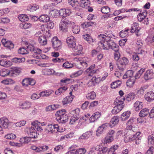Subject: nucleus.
I'll return each mask as SVG.
<instances>
[{
    "label": "nucleus",
    "instance_id": "f257e3e1",
    "mask_svg": "<svg viewBox=\"0 0 154 154\" xmlns=\"http://www.w3.org/2000/svg\"><path fill=\"white\" fill-rule=\"evenodd\" d=\"M106 35L103 34L98 36V38L100 40L98 45L101 48L107 50L111 48L114 50L115 52L114 54V58L118 61L120 58L121 54L119 52V46L112 40L111 38H115V36L111 31L105 33Z\"/></svg>",
    "mask_w": 154,
    "mask_h": 154
},
{
    "label": "nucleus",
    "instance_id": "f03ea898",
    "mask_svg": "<svg viewBox=\"0 0 154 154\" xmlns=\"http://www.w3.org/2000/svg\"><path fill=\"white\" fill-rule=\"evenodd\" d=\"M63 130H60L57 124L48 125L45 129V131L47 134H53L57 132H62Z\"/></svg>",
    "mask_w": 154,
    "mask_h": 154
},
{
    "label": "nucleus",
    "instance_id": "7ed1b4c3",
    "mask_svg": "<svg viewBox=\"0 0 154 154\" xmlns=\"http://www.w3.org/2000/svg\"><path fill=\"white\" fill-rule=\"evenodd\" d=\"M129 62L128 60L126 57H123L121 58L117 64L118 69L121 72H123L125 68L126 65L128 64Z\"/></svg>",
    "mask_w": 154,
    "mask_h": 154
},
{
    "label": "nucleus",
    "instance_id": "20e7f679",
    "mask_svg": "<svg viewBox=\"0 0 154 154\" xmlns=\"http://www.w3.org/2000/svg\"><path fill=\"white\" fill-rule=\"evenodd\" d=\"M30 149L36 153H40L47 150L48 149V147L46 145L37 146L35 145H32Z\"/></svg>",
    "mask_w": 154,
    "mask_h": 154
},
{
    "label": "nucleus",
    "instance_id": "39448f33",
    "mask_svg": "<svg viewBox=\"0 0 154 154\" xmlns=\"http://www.w3.org/2000/svg\"><path fill=\"white\" fill-rule=\"evenodd\" d=\"M101 82L100 76H94L88 82L87 85L88 87L93 86Z\"/></svg>",
    "mask_w": 154,
    "mask_h": 154
},
{
    "label": "nucleus",
    "instance_id": "423d86ee",
    "mask_svg": "<svg viewBox=\"0 0 154 154\" xmlns=\"http://www.w3.org/2000/svg\"><path fill=\"white\" fill-rule=\"evenodd\" d=\"M53 47L54 49L58 50L61 48L62 43L56 36L54 37L52 39Z\"/></svg>",
    "mask_w": 154,
    "mask_h": 154
},
{
    "label": "nucleus",
    "instance_id": "0eeeda50",
    "mask_svg": "<svg viewBox=\"0 0 154 154\" xmlns=\"http://www.w3.org/2000/svg\"><path fill=\"white\" fill-rule=\"evenodd\" d=\"M93 149L96 151L99 152L97 153L105 154L108 151V148L107 147H104L102 143H100L96 146L93 147Z\"/></svg>",
    "mask_w": 154,
    "mask_h": 154
},
{
    "label": "nucleus",
    "instance_id": "6e6552de",
    "mask_svg": "<svg viewBox=\"0 0 154 154\" xmlns=\"http://www.w3.org/2000/svg\"><path fill=\"white\" fill-rule=\"evenodd\" d=\"M36 83L35 80L32 78H27L24 79L22 81V85L24 87H27L29 85H34Z\"/></svg>",
    "mask_w": 154,
    "mask_h": 154
},
{
    "label": "nucleus",
    "instance_id": "1a4fd4ad",
    "mask_svg": "<svg viewBox=\"0 0 154 154\" xmlns=\"http://www.w3.org/2000/svg\"><path fill=\"white\" fill-rule=\"evenodd\" d=\"M140 28L139 27L138 24L134 23L131 25V32L132 33H136V35L137 36H139L141 34V33L140 32Z\"/></svg>",
    "mask_w": 154,
    "mask_h": 154
},
{
    "label": "nucleus",
    "instance_id": "9d476101",
    "mask_svg": "<svg viewBox=\"0 0 154 154\" xmlns=\"http://www.w3.org/2000/svg\"><path fill=\"white\" fill-rule=\"evenodd\" d=\"M71 48L73 51L72 54L74 56H76L81 54L82 50V46L78 44L77 45L75 44V45L73 46Z\"/></svg>",
    "mask_w": 154,
    "mask_h": 154
},
{
    "label": "nucleus",
    "instance_id": "9b49d317",
    "mask_svg": "<svg viewBox=\"0 0 154 154\" xmlns=\"http://www.w3.org/2000/svg\"><path fill=\"white\" fill-rule=\"evenodd\" d=\"M70 96H67L63 99L62 102L63 105H65L68 104L70 103L72 101L74 96L72 95V92H69Z\"/></svg>",
    "mask_w": 154,
    "mask_h": 154
},
{
    "label": "nucleus",
    "instance_id": "f8f14e48",
    "mask_svg": "<svg viewBox=\"0 0 154 154\" xmlns=\"http://www.w3.org/2000/svg\"><path fill=\"white\" fill-rule=\"evenodd\" d=\"M154 77V73L151 69H148L146 71L143 75V78L146 81Z\"/></svg>",
    "mask_w": 154,
    "mask_h": 154
},
{
    "label": "nucleus",
    "instance_id": "ddd939ff",
    "mask_svg": "<svg viewBox=\"0 0 154 154\" xmlns=\"http://www.w3.org/2000/svg\"><path fill=\"white\" fill-rule=\"evenodd\" d=\"M32 126L30 128H32L34 130H36L38 131H42L43 129L40 126V122L38 120H35L32 122Z\"/></svg>",
    "mask_w": 154,
    "mask_h": 154
},
{
    "label": "nucleus",
    "instance_id": "4468645a",
    "mask_svg": "<svg viewBox=\"0 0 154 154\" xmlns=\"http://www.w3.org/2000/svg\"><path fill=\"white\" fill-rule=\"evenodd\" d=\"M119 122V117L118 116H115L113 117L110 121L109 125L112 128L118 124Z\"/></svg>",
    "mask_w": 154,
    "mask_h": 154
},
{
    "label": "nucleus",
    "instance_id": "2eb2a0df",
    "mask_svg": "<svg viewBox=\"0 0 154 154\" xmlns=\"http://www.w3.org/2000/svg\"><path fill=\"white\" fill-rule=\"evenodd\" d=\"M76 39L72 36H71L68 37L66 39V42L68 46L70 48H72L75 45Z\"/></svg>",
    "mask_w": 154,
    "mask_h": 154
},
{
    "label": "nucleus",
    "instance_id": "dca6fc26",
    "mask_svg": "<svg viewBox=\"0 0 154 154\" xmlns=\"http://www.w3.org/2000/svg\"><path fill=\"white\" fill-rule=\"evenodd\" d=\"M9 121L6 117H3L0 119V126L3 128H6L8 126Z\"/></svg>",
    "mask_w": 154,
    "mask_h": 154
},
{
    "label": "nucleus",
    "instance_id": "f3484780",
    "mask_svg": "<svg viewBox=\"0 0 154 154\" xmlns=\"http://www.w3.org/2000/svg\"><path fill=\"white\" fill-rule=\"evenodd\" d=\"M2 42L3 44L6 47L11 49L14 47V45L12 42L8 41L6 38H3L2 40Z\"/></svg>",
    "mask_w": 154,
    "mask_h": 154
},
{
    "label": "nucleus",
    "instance_id": "a211bd4d",
    "mask_svg": "<svg viewBox=\"0 0 154 154\" xmlns=\"http://www.w3.org/2000/svg\"><path fill=\"white\" fill-rule=\"evenodd\" d=\"M135 123L136 121L135 119L133 118H131L126 123V129L128 130H132Z\"/></svg>",
    "mask_w": 154,
    "mask_h": 154
},
{
    "label": "nucleus",
    "instance_id": "6ab92c4d",
    "mask_svg": "<svg viewBox=\"0 0 154 154\" xmlns=\"http://www.w3.org/2000/svg\"><path fill=\"white\" fill-rule=\"evenodd\" d=\"M147 15V12L146 11H141L137 15V19L138 21H142L146 17Z\"/></svg>",
    "mask_w": 154,
    "mask_h": 154
},
{
    "label": "nucleus",
    "instance_id": "aec40b11",
    "mask_svg": "<svg viewBox=\"0 0 154 154\" xmlns=\"http://www.w3.org/2000/svg\"><path fill=\"white\" fill-rule=\"evenodd\" d=\"M131 112L129 111H125L121 115L120 119L122 121H125L127 120L130 117Z\"/></svg>",
    "mask_w": 154,
    "mask_h": 154
},
{
    "label": "nucleus",
    "instance_id": "412c9836",
    "mask_svg": "<svg viewBox=\"0 0 154 154\" xmlns=\"http://www.w3.org/2000/svg\"><path fill=\"white\" fill-rule=\"evenodd\" d=\"M71 14V11L69 9H62L59 11V15L63 17L69 16Z\"/></svg>",
    "mask_w": 154,
    "mask_h": 154
},
{
    "label": "nucleus",
    "instance_id": "4be33fe9",
    "mask_svg": "<svg viewBox=\"0 0 154 154\" xmlns=\"http://www.w3.org/2000/svg\"><path fill=\"white\" fill-rule=\"evenodd\" d=\"M145 99L148 101H151L154 100V93L152 91L147 92L145 95Z\"/></svg>",
    "mask_w": 154,
    "mask_h": 154
},
{
    "label": "nucleus",
    "instance_id": "5701e85b",
    "mask_svg": "<svg viewBox=\"0 0 154 154\" xmlns=\"http://www.w3.org/2000/svg\"><path fill=\"white\" fill-rule=\"evenodd\" d=\"M100 114L99 112H96L94 113L89 119L90 122H93L97 120L100 116Z\"/></svg>",
    "mask_w": 154,
    "mask_h": 154
},
{
    "label": "nucleus",
    "instance_id": "b1692460",
    "mask_svg": "<svg viewBox=\"0 0 154 154\" xmlns=\"http://www.w3.org/2000/svg\"><path fill=\"white\" fill-rule=\"evenodd\" d=\"M93 136V132L91 131H87L83 134L79 138V140H83L91 138Z\"/></svg>",
    "mask_w": 154,
    "mask_h": 154
},
{
    "label": "nucleus",
    "instance_id": "393cba45",
    "mask_svg": "<svg viewBox=\"0 0 154 154\" xmlns=\"http://www.w3.org/2000/svg\"><path fill=\"white\" fill-rule=\"evenodd\" d=\"M12 64L11 61L5 59H2L0 60V65L2 66L8 67L11 66Z\"/></svg>",
    "mask_w": 154,
    "mask_h": 154
},
{
    "label": "nucleus",
    "instance_id": "a878e982",
    "mask_svg": "<svg viewBox=\"0 0 154 154\" xmlns=\"http://www.w3.org/2000/svg\"><path fill=\"white\" fill-rule=\"evenodd\" d=\"M33 129L32 128H29V134L31 138H37L39 135V134L35 130Z\"/></svg>",
    "mask_w": 154,
    "mask_h": 154
},
{
    "label": "nucleus",
    "instance_id": "bb28decb",
    "mask_svg": "<svg viewBox=\"0 0 154 154\" xmlns=\"http://www.w3.org/2000/svg\"><path fill=\"white\" fill-rule=\"evenodd\" d=\"M66 111L65 109H62L57 111L55 114L56 119L62 117L66 115Z\"/></svg>",
    "mask_w": 154,
    "mask_h": 154
},
{
    "label": "nucleus",
    "instance_id": "cd10ccee",
    "mask_svg": "<svg viewBox=\"0 0 154 154\" xmlns=\"http://www.w3.org/2000/svg\"><path fill=\"white\" fill-rule=\"evenodd\" d=\"M42 72L45 75H51L55 73V71L52 69L46 68L42 70Z\"/></svg>",
    "mask_w": 154,
    "mask_h": 154
},
{
    "label": "nucleus",
    "instance_id": "c85d7f7f",
    "mask_svg": "<svg viewBox=\"0 0 154 154\" xmlns=\"http://www.w3.org/2000/svg\"><path fill=\"white\" fill-rule=\"evenodd\" d=\"M54 91L51 89H48L40 92L41 97H48L54 93Z\"/></svg>",
    "mask_w": 154,
    "mask_h": 154
},
{
    "label": "nucleus",
    "instance_id": "c756f323",
    "mask_svg": "<svg viewBox=\"0 0 154 154\" xmlns=\"http://www.w3.org/2000/svg\"><path fill=\"white\" fill-rule=\"evenodd\" d=\"M124 107L116 105L112 110V112L113 114H116L119 112L124 108Z\"/></svg>",
    "mask_w": 154,
    "mask_h": 154
},
{
    "label": "nucleus",
    "instance_id": "7c9ffc66",
    "mask_svg": "<svg viewBox=\"0 0 154 154\" xmlns=\"http://www.w3.org/2000/svg\"><path fill=\"white\" fill-rule=\"evenodd\" d=\"M90 5V2L88 0H81L80 5L82 8H87L89 7Z\"/></svg>",
    "mask_w": 154,
    "mask_h": 154
},
{
    "label": "nucleus",
    "instance_id": "2f4dec72",
    "mask_svg": "<svg viewBox=\"0 0 154 154\" xmlns=\"http://www.w3.org/2000/svg\"><path fill=\"white\" fill-rule=\"evenodd\" d=\"M39 6L36 4L29 5L27 7V10L33 12L39 8Z\"/></svg>",
    "mask_w": 154,
    "mask_h": 154
},
{
    "label": "nucleus",
    "instance_id": "473e14b6",
    "mask_svg": "<svg viewBox=\"0 0 154 154\" xmlns=\"http://www.w3.org/2000/svg\"><path fill=\"white\" fill-rule=\"evenodd\" d=\"M21 68L18 67H14L12 68L10 70V74H15L16 75L19 74L21 72Z\"/></svg>",
    "mask_w": 154,
    "mask_h": 154
},
{
    "label": "nucleus",
    "instance_id": "72a5a7b5",
    "mask_svg": "<svg viewBox=\"0 0 154 154\" xmlns=\"http://www.w3.org/2000/svg\"><path fill=\"white\" fill-rule=\"evenodd\" d=\"M143 103L141 102L137 101L134 104V108L136 111H138L143 107Z\"/></svg>",
    "mask_w": 154,
    "mask_h": 154
},
{
    "label": "nucleus",
    "instance_id": "f704fd0d",
    "mask_svg": "<svg viewBox=\"0 0 154 154\" xmlns=\"http://www.w3.org/2000/svg\"><path fill=\"white\" fill-rule=\"evenodd\" d=\"M68 89L67 86H63L60 88L55 92L56 95H59L64 92Z\"/></svg>",
    "mask_w": 154,
    "mask_h": 154
},
{
    "label": "nucleus",
    "instance_id": "c9c22d12",
    "mask_svg": "<svg viewBox=\"0 0 154 154\" xmlns=\"http://www.w3.org/2000/svg\"><path fill=\"white\" fill-rule=\"evenodd\" d=\"M135 94L133 93H130L125 96V97L123 98L124 100H126L128 101H130L135 98Z\"/></svg>",
    "mask_w": 154,
    "mask_h": 154
},
{
    "label": "nucleus",
    "instance_id": "e433bc0d",
    "mask_svg": "<svg viewBox=\"0 0 154 154\" xmlns=\"http://www.w3.org/2000/svg\"><path fill=\"white\" fill-rule=\"evenodd\" d=\"M122 84L121 81L118 80L112 82L110 85L111 88L112 89H116L119 87Z\"/></svg>",
    "mask_w": 154,
    "mask_h": 154
},
{
    "label": "nucleus",
    "instance_id": "4c0bfd02",
    "mask_svg": "<svg viewBox=\"0 0 154 154\" xmlns=\"http://www.w3.org/2000/svg\"><path fill=\"white\" fill-rule=\"evenodd\" d=\"M57 121L60 123H64L68 120V116L67 115L56 119Z\"/></svg>",
    "mask_w": 154,
    "mask_h": 154
},
{
    "label": "nucleus",
    "instance_id": "58836bf2",
    "mask_svg": "<svg viewBox=\"0 0 154 154\" xmlns=\"http://www.w3.org/2000/svg\"><path fill=\"white\" fill-rule=\"evenodd\" d=\"M95 24H96V23L92 22H85L82 23L81 26L82 28L85 29L87 28L90 26H92L93 25Z\"/></svg>",
    "mask_w": 154,
    "mask_h": 154
},
{
    "label": "nucleus",
    "instance_id": "ea45409f",
    "mask_svg": "<svg viewBox=\"0 0 154 154\" xmlns=\"http://www.w3.org/2000/svg\"><path fill=\"white\" fill-rule=\"evenodd\" d=\"M50 18L47 15L43 14L41 15L39 18L40 21L43 22H47L49 20Z\"/></svg>",
    "mask_w": 154,
    "mask_h": 154
},
{
    "label": "nucleus",
    "instance_id": "a19ab883",
    "mask_svg": "<svg viewBox=\"0 0 154 154\" xmlns=\"http://www.w3.org/2000/svg\"><path fill=\"white\" fill-rule=\"evenodd\" d=\"M114 104L116 105H119L124 107L125 104L123 101L120 97H117L114 102Z\"/></svg>",
    "mask_w": 154,
    "mask_h": 154
},
{
    "label": "nucleus",
    "instance_id": "79ce46f5",
    "mask_svg": "<svg viewBox=\"0 0 154 154\" xmlns=\"http://www.w3.org/2000/svg\"><path fill=\"white\" fill-rule=\"evenodd\" d=\"M1 83L5 85H12L15 83V81L11 79H7L2 80Z\"/></svg>",
    "mask_w": 154,
    "mask_h": 154
},
{
    "label": "nucleus",
    "instance_id": "37998d69",
    "mask_svg": "<svg viewBox=\"0 0 154 154\" xmlns=\"http://www.w3.org/2000/svg\"><path fill=\"white\" fill-rule=\"evenodd\" d=\"M38 42L41 45H45L47 44V38L45 36H40L38 39Z\"/></svg>",
    "mask_w": 154,
    "mask_h": 154
},
{
    "label": "nucleus",
    "instance_id": "c03bdc74",
    "mask_svg": "<svg viewBox=\"0 0 154 154\" xmlns=\"http://www.w3.org/2000/svg\"><path fill=\"white\" fill-rule=\"evenodd\" d=\"M61 22L64 24L68 26H73L74 25V23L69 20L67 18L62 19Z\"/></svg>",
    "mask_w": 154,
    "mask_h": 154
},
{
    "label": "nucleus",
    "instance_id": "a18cd8bd",
    "mask_svg": "<svg viewBox=\"0 0 154 154\" xmlns=\"http://www.w3.org/2000/svg\"><path fill=\"white\" fill-rule=\"evenodd\" d=\"M31 103L29 102H25L20 105L21 108L23 109H27L31 107Z\"/></svg>",
    "mask_w": 154,
    "mask_h": 154
},
{
    "label": "nucleus",
    "instance_id": "49530a36",
    "mask_svg": "<svg viewBox=\"0 0 154 154\" xmlns=\"http://www.w3.org/2000/svg\"><path fill=\"white\" fill-rule=\"evenodd\" d=\"M12 61L14 63H19L24 62L25 61V59L23 57L20 58L15 57L12 59Z\"/></svg>",
    "mask_w": 154,
    "mask_h": 154
},
{
    "label": "nucleus",
    "instance_id": "de8ad7c7",
    "mask_svg": "<svg viewBox=\"0 0 154 154\" xmlns=\"http://www.w3.org/2000/svg\"><path fill=\"white\" fill-rule=\"evenodd\" d=\"M30 137H24L21 138L20 140V142L22 145L23 144L28 143L31 141Z\"/></svg>",
    "mask_w": 154,
    "mask_h": 154
},
{
    "label": "nucleus",
    "instance_id": "09e8293b",
    "mask_svg": "<svg viewBox=\"0 0 154 154\" xmlns=\"http://www.w3.org/2000/svg\"><path fill=\"white\" fill-rule=\"evenodd\" d=\"M149 113V110L147 108H144L139 113V116L141 117H144Z\"/></svg>",
    "mask_w": 154,
    "mask_h": 154
},
{
    "label": "nucleus",
    "instance_id": "8fccbe9b",
    "mask_svg": "<svg viewBox=\"0 0 154 154\" xmlns=\"http://www.w3.org/2000/svg\"><path fill=\"white\" fill-rule=\"evenodd\" d=\"M19 20L21 22L27 21L29 20L28 16L25 14H21L18 17Z\"/></svg>",
    "mask_w": 154,
    "mask_h": 154
},
{
    "label": "nucleus",
    "instance_id": "3c124183",
    "mask_svg": "<svg viewBox=\"0 0 154 154\" xmlns=\"http://www.w3.org/2000/svg\"><path fill=\"white\" fill-rule=\"evenodd\" d=\"M114 140L113 136H109L106 135L104 139V143L106 144L109 143L113 141Z\"/></svg>",
    "mask_w": 154,
    "mask_h": 154
},
{
    "label": "nucleus",
    "instance_id": "603ef678",
    "mask_svg": "<svg viewBox=\"0 0 154 154\" xmlns=\"http://www.w3.org/2000/svg\"><path fill=\"white\" fill-rule=\"evenodd\" d=\"M69 4L72 7L76 8L79 5V2L77 0H68Z\"/></svg>",
    "mask_w": 154,
    "mask_h": 154
},
{
    "label": "nucleus",
    "instance_id": "864d4df0",
    "mask_svg": "<svg viewBox=\"0 0 154 154\" xmlns=\"http://www.w3.org/2000/svg\"><path fill=\"white\" fill-rule=\"evenodd\" d=\"M135 80L133 78H131L128 79L126 82L127 85L130 87H132L134 84Z\"/></svg>",
    "mask_w": 154,
    "mask_h": 154
},
{
    "label": "nucleus",
    "instance_id": "5fc2aeb1",
    "mask_svg": "<svg viewBox=\"0 0 154 154\" xmlns=\"http://www.w3.org/2000/svg\"><path fill=\"white\" fill-rule=\"evenodd\" d=\"M134 137L133 135H127L124 137V140L126 143L131 141L134 140Z\"/></svg>",
    "mask_w": 154,
    "mask_h": 154
},
{
    "label": "nucleus",
    "instance_id": "6e6d98bb",
    "mask_svg": "<svg viewBox=\"0 0 154 154\" xmlns=\"http://www.w3.org/2000/svg\"><path fill=\"white\" fill-rule=\"evenodd\" d=\"M68 27L66 25L63 24L61 22H60L59 25V28L63 32H66L68 31Z\"/></svg>",
    "mask_w": 154,
    "mask_h": 154
},
{
    "label": "nucleus",
    "instance_id": "4d7b16f0",
    "mask_svg": "<svg viewBox=\"0 0 154 154\" xmlns=\"http://www.w3.org/2000/svg\"><path fill=\"white\" fill-rule=\"evenodd\" d=\"M10 74V71L7 69H3L0 71V75L3 77H5L8 75Z\"/></svg>",
    "mask_w": 154,
    "mask_h": 154
},
{
    "label": "nucleus",
    "instance_id": "13d9d810",
    "mask_svg": "<svg viewBox=\"0 0 154 154\" xmlns=\"http://www.w3.org/2000/svg\"><path fill=\"white\" fill-rule=\"evenodd\" d=\"M19 54H28L29 52L28 50L24 47L21 48H19L18 51Z\"/></svg>",
    "mask_w": 154,
    "mask_h": 154
},
{
    "label": "nucleus",
    "instance_id": "bf43d9fd",
    "mask_svg": "<svg viewBox=\"0 0 154 154\" xmlns=\"http://www.w3.org/2000/svg\"><path fill=\"white\" fill-rule=\"evenodd\" d=\"M96 95L95 93L93 91L90 92L88 93L86 97L88 99L93 100L96 97Z\"/></svg>",
    "mask_w": 154,
    "mask_h": 154
},
{
    "label": "nucleus",
    "instance_id": "052dcab7",
    "mask_svg": "<svg viewBox=\"0 0 154 154\" xmlns=\"http://www.w3.org/2000/svg\"><path fill=\"white\" fill-rule=\"evenodd\" d=\"M79 118L77 116H75L74 115L72 116L70 121V123L72 125L78 122Z\"/></svg>",
    "mask_w": 154,
    "mask_h": 154
},
{
    "label": "nucleus",
    "instance_id": "680f3d73",
    "mask_svg": "<svg viewBox=\"0 0 154 154\" xmlns=\"http://www.w3.org/2000/svg\"><path fill=\"white\" fill-rule=\"evenodd\" d=\"M50 14L52 17H56L59 15V12L57 10L54 9L51 11Z\"/></svg>",
    "mask_w": 154,
    "mask_h": 154
},
{
    "label": "nucleus",
    "instance_id": "e2e57ef3",
    "mask_svg": "<svg viewBox=\"0 0 154 154\" xmlns=\"http://www.w3.org/2000/svg\"><path fill=\"white\" fill-rule=\"evenodd\" d=\"M129 29H126L124 30H122L120 32V35L122 38H124L128 35V31Z\"/></svg>",
    "mask_w": 154,
    "mask_h": 154
},
{
    "label": "nucleus",
    "instance_id": "0e129e2a",
    "mask_svg": "<svg viewBox=\"0 0 154 154\" xmlns=\"http://www.w3.org/2000/svg\"><path fill=\"white\" fill-rule=\"evenodd\" d=\"M62 66L65 68L69 69L72 67L73 65V64L68 61H66L63 63Z\"/></svg>",
    "mask_w": 154,
    "mask_h": 154
},
{
    "label": "nucleus",
    "instance_id": "69168bd1",
    "mask_svg": "<svg viewBox=\"0 0 154 154\" xmlns=\"http://www.w3.org/2000/svg\"><path fill=\"white\" fill-rule=\"evenodd\" d=\"M83 72V71L82 70H80L72 74L71 76L72 77H76L81 75Z\"/></svg>",
    "mask_w": 154,
    "mask_h": 154
},
{
    "label": "nucleus",
    "instance_id": "338daca9",
    "mask_svg": "<svg viewBox=\"0 0 154 154\" xmlns=\"http://www.w3.org/2000/svg\"><path fill=\"white\" fill-rule=\"evenodd\" d=\"M86 152V149L84 148H81L76 150L75 154H85Z\"/></svg>",
    "mask_w": 154,
    "mask_h": 154
},
{
    "label": "nucleus",
    "instance_id": "774afa93",
    "mask_svg": "<svg viewBox=\"0 0 154 154\" xmlns=\"http://www.w3.org/2000/svg\"><path fill=\"white\" fill-rule=\"evenodd\" d=\"M72 31L75 34H78L79 32L80 31V27L75 25L72 27Z\"/></svg>",
    "mask_w": 154,
    "mask_h": 154
}]
</instances>
